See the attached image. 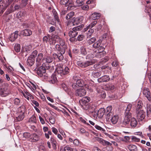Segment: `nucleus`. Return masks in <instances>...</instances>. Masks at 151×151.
Wrapping results in <instances>:
<instances>
[{
  "label": "nucleus",
  "instance_id": "f257e3e1",
  "mask_svg": "<svg viewBox=\"0 0 151 151\" xmlns=\"http://www.w3.org/2000/svg\"><path fill=\"white\" fill-rule=\"evenodd\" d=\"M132 106V104H129L127 106L124 113V117L122 122V124L123 125L127 127L129 125V122L130 119H131V118L132 117L131 110Z\"/></svg>",
  "mask_w": 151,
  "mask_h": 151
},
{
  "label": "nucleus",
  "instance_id": "f03ea898",
  "mask_svg": "<svg viewBox=\"0 0 151 151\" xmlns=\"http://www.w3.org/2000/svg\"><path fill=\"white\" fill-rule=\"evenodd\" d=\"M96 62L97 60H88L85 62L79 60L77 62V64L78 66L81 68H85L94 64Z\"/></svg>",
  "mask_w": 151,
  "mask_h": 151
},
{
  "label": "nucleus",
  "instance_id": "7ed1b4c3",
  "mask_svg": "<svg viewBox=\"0 0 151 151\" xmlns=\"http://www.w3.org/2000/svg\"><path fill=\"white\" fill-rule=\"evenodd\" d=\"M90 100V98L88 96L83 98L79 101V103L82 108L86 110H87L89 104V102Z\"/></svg>",
  "mask_w": 151,
  "mask_h": 151
},
{
  "label": "nucleus",
  "instance_id": "20e7f679",
  "mask_svg": "<svg viewBox=\"0 0 151 151\" xmlns=\"http://www.w3.org/2000/svg\"><path fill=\"white\" fill-rule=\"evenodd\" d=\"M83 26L81 25L78 26L73 27L72 30L70 31L68 33L70 37H75L78 34V31H79L82 29Z\"/></svg>",
  "mask_w": 151,
  "mask_h": 151
},
{
  "label": "nucleus",
  "instance_id": "39448f33",
  "mask_svg": "<svg viewBox=\"0 0 151 151\" xmlns=\"http://www.w3.org/2000/svg\"><path fill=\"white\" fill-rule=\"evenodd\" d=\"M107 121H109V119L113 115V111L112 110V106H111L107 107L105 111Z\"/></svg>",
  "mask_w": 151,
  "mask_h": 151
},
{
  "label": "nucleus",
  "instance_id": "423d86ee",
  "mask_svg": "<svg viewBox=\"0 0 151 151\" xmlns=\"http://www.w3.org/2000/svg\"><path fill=\"white\" fill-rule=\"evenodd\" d=\"M101 40H98L94 43L92 45L93 48L97 49L98 50L97 53H100L103 52L104 49V47L101 46Z\"/></svg>",
  "mask_w": 151,
  "mask_h": 151
},
{
  "label": "nucleus",
  "instance_id": "0eeeda50",
  "mask_svg": "<svg viewBox=\"0 0 151 151\" xmlns=\"http://www.w3.org/2000/svg\"><path fill=\"white\" fill-rule=\"evenodd\" d=\"M50 67L49 66H46L44 67L43 66H41L37 69V75L40 77H42L43 76H45V73L46 72V69H49Z\"/></svg>",
  "mask_w": 151,
  "mask_h": 151
},
{
  "label": "nucleus",
  "instance_id": "6e6552de",
  "mask_svg": "<svg viewBox=\"0 0 151 151\" xmlns=\"http://www.w3.org/2000/svg\"><path fill=\"white\" fill-rule=\"evenodd\" d=\"M58 73L60 74L62 76V75H65L68 74L70 72V69L67 66L64 68V70L62 67H59L57 69Z\"/></svg>",
  "mask_w": 151,
  "mask_h": 151
},
{
  "label": "nucleus",
  "instance_id": "1a4fd4ad",
  "mask_svg": "<svg viewBox=\"0 0 151 151\" xmlns=\"http://www.w3.org/2000/svg\"><path fill=\"white\" fill-rule=\"evenodd\" d=\"M76 77H73V80L75 81L76 82L77 84V86L80 87H83V86H86V88L87 89L90 90L91 91L92 90L90 88L89 86L88 85H86L85 83L83 81V80L81 79H78L76 81Z\"/></svg>",
  "mask_w": 151,
  "mask_h": 151
},
{
  "label": "nucleus",
  "instance_id": "9d476101",
  "mask_svg": "<svg viewBox=\"0 0 151 151\" xmlns=\"http://www.w3.org/2000/svg\"><path fill=\"white\" fill-rule=\"evenodd\" d=\"M86 93V90L83 88L77 89L75 92V95L77 96L82 97L85 96Z\"/></svg>",
  "mask_w": 151,
  "mask_h": 151
},
{
  "label": "nucleus",
  "instance_id": "9b49d317",
  "mask_svg": "<svg viewBox=\"0 0 151 151\" xmlns=\"http://www.w3.org/2000/svg\"><path fill=\"white\" fill-rule=\"evenodd\" d=\"M137 117L139 121H142L145 116V113L143 110L136 111Z\"/></svg>",
  "mask_w": 151,
  "mask_h": 151
},
{
  "label": "nucleus",
  "instance_id": "f8f14e48",
  "mask_svg": "<svg viewBox=\"0 0 151 151\" xmlns=\"http://www.w3.org/2000/svg\"><path fill=\"white\" fill-rule=\"evenodd\" d=\"M14 0H3V4H2L3 9L1 11L0 13L2 14L8 6L11 4Z\"/></svg>",
  "mask_w": 151,
  "mask_h": 151
},
{
  "label": "nucleus",
  "instance_id": "ddd939ff",
  "mask_svg": "<svg viewBox=\"0 0 151 151\" xmlns=\"http://www.w3.org/2000/svg\"><path fill=\"white\" fill-rule=\"evenodd\" d=\"M67 47V46H65L64 47H60L58 44H57L55 45V48L56 50L60 52L59 53L61 54V55L64 54L65 52V50Z\"/></svg>",
  "mask_w": 151,
  "mask_h": 151
},
{
  "label": "nucleus",
  "instance_id": "4468645a",
  "mask_svg": "<svg viewBox=\"0 0 151 151\" xmlns=\"http://www.w3.org/2000/svg\"><path fill=\"white\" fill-rule=\"evenodd\" d=\"M32 33V31L29 29H25L20 31V35L24 37L29 36Z\"/></svg>",
  "mask_w": 151,
  "mask_h": 151
},
{
  "label": "nucleus",
  "instance_id": "2eb2a0df",
  "mask_svg": "<svg viewBox=\"0 0 151 151\" xmlns=\"http://www.w3.org/2000/svg\"><path fill=\"white\" fill-rule=\"evenodd\" d=\"M81 22L80 19L76 18L73 20V22L68 21L67 23V25L68 27H70L74 25L75 24H78Z\"/></svg>",
  "mask_w": 151,
  "mask_h": 151
},
{
  "label": "nucleus",
  "instance_id": "dca6fc26",
  "mask_svg": "<svg viewBox=\"0 0 151 151\" xmlns=\"http://www.w3.org/2000/svg\"><path fill=\"white\" fill-rule=\"evenodd\" d=\"M9 94V91L7 87L1 88L0 90V94L3 97H6Z\"/></svg>",
  "mask_w": 151,
  "mask_h": 151
},
{
  "label": "nucleus",
  "instance_id": "f3484780",
  "mask_svg": "<svg viewBox=\"0 0 151 151\" xmlns=\"http://www.w3.org/2000/svg\"><path fill=\"white\" fill-rule=\"evenodd\" d=\"M53 60V58L52 57L51 55H46L42 59L43 62L47 63H52Z\"/></svg>",
  "mask_w": 151,
  "mask_h": 151
},
{
  "label": "nucleus",
  "instance_id": "a211bd4d",
  "mask_svg": "<svg viewBox=\"0 0 151 151\" xmlns=\"http://www.w3.org/2000/svg\"><path fill=\"white\" fill-rule=\"evenodd\" d=\"M98 81L99 83L106 82L110 80V78L108 76L104 75L98 79Z\"/></svg>",
  "mask_w": 151,
  "mask_h": 151
},
{
  "label": "nucleus",
  "instance_id": "6ab92c4d",
  "mask_svg": "<svg viewBox=\"0 0 151 151\" xmlns=\"http://www.w3.org/2000/svg\"><path fill=\"white\" fill-rule=\"evenodd\" d=\"M143 94L147 97V99L149 101H151L150 93L148 88L144 89L143 90Z\"/></svg>",
  "mask_w": 151,
  "mask_h": 151
},
{
  "label": "nucleus",
  "instance_id": "aec40b11",
  "mask_svg": "<svg viewBox=\"0 0 151 151\" xmlns=\"http://www.w3.org/2000/svg\"><path fill=\"white\" fill-rule=\"evenodd\" d=\"M43 55L42 53H39L36 59V65L37 66L40 65L42 63V59Z\"/></svg>",
  "mask_w": 151,
  "mask_h": 151
},
{
  "label": "nucleus",
  "instance_id": "412c9836",
  "mask_svg": "<svg viewBox=\"0 0 151 151\" xmlns=\"http://www.w3.org/2000/svg\"><path fill=\"white\" fill-rule=\"evenodd\" d=\"M29 141L32 142H36L39 139V137L36 134H31Z\"/></svg>",
  "mask_w": 151,
  "mask_h": 151
},
{
  "label": "nucleus",
  "instance_id": "4be33fe9",
  "mask_svg": "<svg viewBox=\"0 0 151 151\" xmlns=\"http://www.w3.org/2000/svg\"><path fill=\"white\" fill-rule=\"evenodd\" d=\"M101 14L100 13L95 12L92 14L90 17V18L93 20L98 19L100 17Z\"/></svg>",
  "mask_w": 151,
  "mask_h": 151
},
{
  "label": "nucleus",
  "instance_id": "5701e85b",
  "mask_svg": "<svg viewBox=\"0 0 151 151\" xmlns=\"http://www.w3.org/2000/svg\"><path fill=\"white\" fill-rule=\"evenodd\" d=\"M35 61V59L29 56L27 60V64L29 66H31L34 64Z\"/></svg>",
  "mask_w": 151,
  "mask_h": 151
},
{
  "label": "nucleus",
  "instance_id": "b1692460",
  "mask_svg": "<svg viewBox=\"0 0 151 151\" xmlns=\"http://www.w3.org/2000/svg\"><path fill=\"white\" fill-rule=\"evenodd\" d=\"M53 59H55L58 58L60 61L62 60L63 59V56L61 54L58 53V54L54 53L52 55Z\"/></svg>",
  "mask_w": 151,
  "mask_h": 151
},
{
  "label": "nucleus",
  "instance_id": "393cba45",
  "mask_svg": "<svg viewBox=\"0 0 151 151\" xmlns=\"http://www.w3.org/2000/svg\"><path fill=\"white\" fill-rule=\"evenodd\" d=\"M119 117L117 115H115L113 116H112L109 120V121L111 120L113 124H115L117 122Z\"/></svg>",
  "mask_w": 151,
  "mask_h": 151
},
{
  "label": "nucleus",
  "instance_id": "a878e982",
  "mask_svg": "<svg viewBox=\"0 0 151 151\" xmlns=\"http://www.w3.org/2000/svg\"><path fill=\"white\" fill-rule=\"evenodd\" d=\"M105 113V111L104 108H101L97 112V115L100 118L102 117Z\"/></svg>",
  "mask_w": 151,
  "mask_h": 151
},
{
  "label": "nucleus",
  "instance_id": "bb28decb",
  "mask_svg": "<svg viewBox=\"0 0 151 151\" xmlns=\"http://www.w3.org/2000/svg\"><path fill=\"white\" fill-rule=\"evenodd\" d=\"M57 79L56 78V76L54 74H52L51 77L49 80V82L50 83H54L57 81Z\"/></svg>",
  "mask_w": 151,
  "mask_h": 151
},
{
  "label": "nucleus",
  "instance_id": "cd10ccee",
  "mask_svg": "<svg viewBox=\"0 0 151 151\" xmlns=\"http://www.w3.org/2000/svg\"><path fill=\"white\" fill-rule=\"evenodd\" d=\"M137 124V122L135 118H133L131 119L130 125L132 127H135Z\"/></svg>",
  "mask_w": 151,
  "mask_h": 151
},
{
  "label": "nucleus",
  "instance_id": "c85d7f7f",
  "mask_svg": "<svg viewBox=\"0 0 151 151\" xmlns=\"http://www.w3.org/2000/svg\"><path fill=\"white\" fill-rule=\"evenodd\" d=\"M101 74V71H95L92 72V75L95 78H97L100 76Z\"/></svg>",
  "mask_w": 151,
  "mask_h": 151
},
{
  "label": "nucleus",
  "instance_id": "c756f323",
  "mask_svg": "<svg viewBox=\"0 0 151 151\" xmlns=\"http://www.w3.org/2000/svg\"><path fill=\"white\" fill-rule=\"evenodd\" d=\"M52 13L55 20H56L58 22H59L60 20L58 17V14L55 9H54L52 10Z\"/></svg>",
  "mask_w": 151,
  "mask_h": 151
},
{
  "label": "nucleus",
  "instance_id": "7c9ffc66",
  "mask_svg": "<svg viewBox=\"0 0 151 151\" xmlns=\"http://www.w3.org/2000/svg\"><path fill=\"white\" fill-rule=\"evenodd\" d=\"M147 108V115L149 117L151 116V105L148 104L146 103Z\"/></svg>",
  "mask_w": 151,
  "mask_h": 151
},
{
  "label": "nucleus",
  "instance_id": "2f4dec72",
  "mask_svg": "<svg viewBox=\"0 0 151 151\" xmlns=\"http://www.w3.org/2000/svg\"><path fill=\"white\" fill-rule=\"evenodd\" d=\"M26 14V12L24 11H22L19 12L17 14V16L18 18H20L24 17Z\"/></svg>",
  "mask_w": 151,
  "mask_h": 151
},
{
  "label": "nucleus",
  "instance_id": "473e14b6",
  "mask_svg": "<svg viewBox=\"0 0 151 151\" xmlns=\"http://www.w3.org/2000/svg\"><path fill=\"white\" fill-rule=\"evenodd\" d=\"M128 148L131 151H137L136 146L133 145H128Z\"/></svg>",
  "mask_w": 151,
  "mask_h": 151
},
{
  "label": "nucleus",
  "instance_id": "72a5a7b5",
  "mask_svg": "<svg viewBox=\"0 0 151 151\" xmlns=\"http://www.w3.org/2000/svg\"><path fill=\"white\" fill-rule=\"evenodd\" d=\"M95 140L99 142L100 143L103 145H104L105 140H104L103 139L98 137H95Z\"/></svg>",
  "mask_w": 151,
  "mask_h": 151
},
{
  "label": "nucleus",
  "instance_id": "f704fd0d",
  "mask_svg": "<svg viewBox=\"0 0 151 151\" xmlns=\"http://www.w3.org/2000/svg\"><path fill=\"white\" fill-rule=\"evenodd\" d=\"M74 12H71L68 13L66 15L65 18L68 20L71 18L74 15Z\"/></svg>",
  "mask_w": 151,
  "mask_h": 151
},
{
  "label": "nucleus",
  "instance_id": "c9c22d12",
  "mask_svg": "<svg viewBox=\"0 0 151 151\" xmlns=\"http://www.w3.org/2000/svg\"><path fill=\"white\" fill-rule=\"evenodd\" d=\"M25 106L22 105L18 109V111L21 113L24 114L25 111Z\"/></svg>",
  "mask_w": 151,
  "mask_h": 151
},
{
  "label": "nucleus",
  "instance_id": "e433bc0d",
  "mask_svg": "<svg viewBox=\"0 0 151 151\" xmlns=\"http://www.w3.org/2000/svg\"><path fill=\"white\" fill-rule=\"evenodd\" d=\"M81 52V54L84 55H86L88 53L86 48L83 47H81L80 48Z\"/></svg>",
  "mask_w": 151,
  "mask_h": 151
},
{
  "label": "nucleus",
  "instance_id": "4c0bfd02",
  "mask_svg": "<svg viewBox=\"0 0 151 151\" xmlns=\"http://www.w3.org/2000/svg\"><path fill=\"white\" fill-rule=\"evenodd\" d=\"M101 69L102 70H104L103 71L105 73H107L108 71V70H110L111 68L109 67L108 65H104L101 67Z\"/></svg>",
  "mask_w": 151,
  "mask_h": 151
},
{
  "label": "nucleus",
  "instance_id": "58836bf2",
  "mask_svg": "<svg viewBox=\"0 0 151 151\" xmlns=\"http://www.w3.org/2000/svg\"><path fill=\"white\" fill-rule=\"evenodd\" d=\"M29 0H22L20 4L21 8L24 7L27 4Z\"/></svg>",
  "mask_w": 151,
  "mask_h": 151
},
{
  "label": "nucleus",
  "instance_id": "ea45409f",
  "mask_svg": "<svg viewBox=\"0 0 151 151\" xmlns=\"http://www.w3.org/2000/svg\"><path fill=\"white\" fill-rule=\"evenodd\" d=\"M96 40V39L94 37H92L88 39L87 40V42L89 45H91L94 43Z\"/></svg>",
  "mask_w": 151,
  "mask_h": 151
},
{
  "label": "nucleus",
  "instance_id": "a19ab883",
  "mask_svg": "<svg viewBox=\"0 0 151 151\" xmlns=\"http://www.w3.org/2000/svg\"><path fill=\"white\" fill-rule=\"evenodd\" d=\"M88 111L91 113H93L95 110V107L94 105H92L91 106L88 105Z\"/></svg>",
  "mask_w": 151,
  "mask_h": 151
},
{
  "label": "nucleus",
  "instance_id": "79ce46f5",
  "mask_svg": "<svg viewBox=\"0 0 151 151\" xmlns=\"http://www.w3.org/2000/svg\"><path fill=\"white\" fill-rule=\"evenodd\" d=\"M142 101H140L138 102V104H137L136 111H140V110H141V109L142 107Z\"/></svg>",
  "mask_w": 151,
  "mask_h": 151
},
{
  "label": "nucleus",
  "instance_id": "37998d69",
  "mask_svg": "<svg viewBox=\"0 0 151 151\" xmlns=\"http://www.w3.org/2000/svg\"><path fill=\"white\" fill-rule=\"evenodd\" d=\"M29 122L30 123H36V119L35 116L33 115L29 119Z\"/></svg>",
  "mask_w": 151,
  "mask_h": 151
},
{
  "label": "nucleus",
  "instance_id": "c03bdc74",
  "mask_svg": "<svg viewBox=\"0 0 151 151\" xmlns=\"http://www.w3.org/2000/svg\"><path fill=\"white\" fill-rule=\"evenodd\" d=\"M113 147L111 146H108L102 149V151H112Z\"/></svg>",
  "mask_w": 151,
  "mask_h": 151
},
{
  "label": "nucleus",
  "instance_id": "a18cd8bd",
  "mask_svg": "<svg viewBox=\"0 0 151 151\" xmlns=\"http://www.w3.org/2000/svg\"><path fill=\"white\" fill-rule=\"evenodd\" d=\"M97 23V22L96 21H94L92 22L87 27L88 28V29L89 28H91L93 27ZM85 31H86L87 29H85Z\"/></svg>",
  "mask_w": 151,
  "mask_h": 151
},
{
  "label": "nucleus",
  "instance_id": "49530a36",
  "mask_svg": "<svg viewBox=\"0 0 151 151\" xmlns=\"http://www.w3.org/2000/svg\"><path fill=\"white\" fill-rule=\"evenodd\" d=\"M15 50L17 52H19L20 50V45L18 44H16L14 46Z\"/></svg>",
  "mask_w": 151,
  "mask_h": 151
},
{
  "label": "nucleus",
  "instance_id": "de8ad7c7",
  "mask_svg": "<svg viewBox=\"0 0 151 151\" xmlns=\"http://www.w3.org/2000/svg\"><path fill=\"white\" fill-rule=\"evenodd\" d=\"M18 37L17 35H14V34L12 33L10 35L9 40L12 41H13Z\"/></svg>",
  "mask_w": 151,
  "mask_h": 151
},
{
  "label": "nucleus",
  "instance_id": "09e8293b",
  "mask_svg": "<svg viewBox=\"0 0 151 151\" xmlns=\"http://www.w3.org/2000/svg\"><path fill=\"white\" fill-rule=\"evenodd\" d=\"M94 55L92 54H90L87 55L86 56V59L87 60H93V58Z\"/></svg>",
  "mask_w": 151,
  "mask_h": 151
},
{
  "label": "nucleus",
  "instance_id": "8fccbe9b",
  "mask_svg": "<svg viewBox=\"0 0 151 151\" xmlns=\"http://www.w3.org/2000/svg\"><path fill=\"white\" fill-rule=\"evenodd\" d=\"M77 6H81L84 4V2L83 0H77L76 1Z\"/></svg>",
  "mask_w": 151,
  "mask_h": 151
},
{
  "label": "nucleus",
  "instance_id": "3c124183",
  "mask_svg": "<svg viewBox=\"0 0 151 151\" xmlns=\"http://www.w3.org/2000/svg\"><path fill=\"white\" fill-rule=\"evenodd\" d=\"M13 8V6L12 5H11L10 7V8L8 9L6 12L5 14H6L8 15L10 13H12L14 12V11L12 10Z\"/></svg>",
  "mask_w": 151,
  "mask_h": 151
},
{
  "label": "nucleus",
  "instance_id": "603ef678",
  "mask_svg": "<svg viewBox=\"0 0 151 151\" xmlns=\"http://www.w3.org/2000/svg\"><path fill=\"white\" fill-rule=\"evenodd\" d=\"M6 68L8 69V72L11 73L12 75L14 76V74L13 73V72L14 70L13 68L10 66H9L8 67H6Z\"/></svg>",
  "mask_w": 151,
  "mask_h": 151
},
{
  "label": "nucleus",
  "instance_id": "864d4df0",
  "mask_svg": "<svg viewBox=\"0 0 151 151\" xmlns=\"http://www.w3.org/2000/svg\"><path fill=\"white\" fill-rule=\"evenodd\" d=\"M73 144L76 146H80L81 143L79 140L77 139H74L73 142Z\"/></svg>",
  "mask_w": 151,
  "mask_h": 151
},
{
  "label": "nucleus",
  "instance_id": "5fc2aeb1",
  "mask_svg": "<svg viewBox=\"0 0 151 151\" xmlns=\"http://www.w3.org/2000/svg\"><path fill=\"white\" fill-rule=\"evenodd\" d=\"M68 1V0H60V3L61 4L65 5V6H67Z\"/></svg>",
  "mask_w": 151,
  "mask_h": 151
},
{
  "label": "nucleus",
  "instance_id": "6e6d98bb",
  "mask_svg": "<svg viewBox=\"0 0 151 151\" xmlns=\"http://www.w3.org/2000/svg\"><path fill=\"white\" fill-rule=\"evenodd\" d=\"M31 134L28 132H24L23 134V137L25 138H29L30 139Z\"/></svg>",
  "mask_w": 151,
  "mask_h": 151
},
{
  "label": "nucleus",
  "instance_id": "4d7b16f0",
  "mask_svg": "<svg viewBox=\"0 0 151 151\" xmlns=\"http://www.w3.org/2000/svg\"><path fill=\"white\" fill-rule=\"evenodd\" d=\"M131 138L132 139V141L134 142H139L140 140V139L139 138H138L134 136L131 137Z\"/></svg>",
  "mask_w": 151,
  "mask_h": 151
},
{
  "label": "nucleus",
  "instance_id": "13d9d810",
  "mask_svg": "<svg viewBox=\"0 0 151 151\" xmlns=\"http://www.w3.org/2000/svg\"><path fill=\"white\" fill-rule=\"evenodd\" d=\"M67 9L69 10H73L76 7L74 6V4L68 5Z\"/></svg>",
  "mask_w": 151,
  "mask_h": 151
},
{
  "label": "nucleus",
  "instance_id": "bf43d9fd",
  "mask_svg": "<svg viewBox=\"0 0 151 151\" xmlns=\"http://www.w3.org/2000/svg\"><path fill=\"white\" fill-rule=\"evenodd\" d=\"M37 53V50H35L32 52V55H30L29 56L31 57V58H32L35 59V58L36 56Z\"/></svg>",
  "mask_w": 151,
  "mask_h": 151
},
{
  "label": "nucleus",
  "instance_id": "052dcab7",
  "mask_svg": "<svg viewBox=\"0 0 151 151\" xmlns=\"http://www.w3.org/2000/svg\"><path fill=\"white\" fill-rule=\"evenodd\" d=\"M49 120L50 121V122L52 124H53L55 123V118L51 116L50 117L49 119Z\"/></svg>",
  "mask_w": 151,
  "mask_h": 151
},
{
  "label": "nucleus",
  "instance_id": "680f3d73",
  "mask_svg": "<svg viewBox=\"0 0 151 151\" xmlns=\"http://www.w3.org/2000/svg\"><path fill=\"white\" fill-rule=\"evenodd\" d=\"M24 114L21 113L17 117V119L18 121L22 120L24 117Z\"/></svg>",
  "mask_w": 151,
  "mask_h": 151
},
{
  "label": "nucleus",
  "instance_id": "e2e57ef3",
  "mask_svg": "<svg viewBox=\"0 0 151 151\" xmlns=\"http://www.w3.org/2000/svg\"><path fill=\"white\" fill-rule=\"evenodd\" d=\"M94 127L96 129L98 130L102 131L103 132H104L105 131V130L104 129L102 128L101 127L98 125H95L94 126Z\"/></svg>",
  "mask_w": 151,
  "mask_h": 151
},
{
  "label": "nucleus",
  "instance_id": "0e129e2a",
  "mask_svg": "<svg viewBox=\"0 0 151 151\" xmlns=\"http://www.w3.org/2000/svg\"><path fill=\"white\" fill-rule=\"evenodd\" d=\"M73 148H72L68 145L65 146L64 148V151H72Z\"/></svg>",
  "mask_w": 151,
  "mask_h": 151
},
{
  "label": "nucleus",
  "instance_id": "69168bd1",
  "mask_svg": "<svg viewBox=\"0 0 151 151\" xmlns=\"http://www.w3.org/2000/svg\"><path fill=\"white\" fill-rule=\"evenodd\" d=\"M14 104L15 105H19L20 101L19 99L18 98H15L14 100Z\"/></svg>",
  "mask_w": 151,
  "mask_h": 151
},
{
  "label": "nucleus",
  "instance_id": "338daca9",
  "mask_svg": "<svg viewBox=\"0 0 151 151\" xmlns=\"http://www.w3.org/2000/svg\"><path fill=\"white\" fill-rule=\"evenodd\" d=\"M84 38V36L83 35H79L77 37V40L79 41H82L83 40Z\"/></svg>",
  "mask_w": 151,
  "mask_h": 151
},
{
  "label": "nucleus",
  "instance_id": "774afa93",
  "mask_svg": "<svg viewBox=\"0 0 151 151\" xmlns=\"http://www.w3.org/2000/svg\"><path fill=\"white\" fill-rule=\"evenodd\" d=\"M145 11L150 16V14H151V7H147L145 9Z\"/></svg>",
  "mask_w": 151,
  "mask_h": 151
}]
</instances>
